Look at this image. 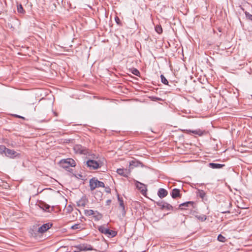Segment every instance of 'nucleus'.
<instances>
[{
	"label": "nucleus",
	"instance_id": "9b49d317",
	"mask_svg": "<svg viewBox=\"0 0 252 252\" xmlns=\"http://www.w3.org/2000/svg\"><path fill=\"white\" fill-rule=\"evenodd\" d=\"M118 200L119 202L120 206L122 208V212L123 216H125L126 214V211L125 210V205L124 203L123 199L122 197H120L119 194H117Z\"/></svg>",
	"mask_w": 252,
	"mask_h": 252
},
{
	"label": "nucleus",
	"instance_id": "a878e982",
	"mask_svg": "<svg viewBox=\"0 0 252 252\" xmlns=\"http://www.w3.org/2000/svg\"><path fill=\"white\" fill-rule=\"evenodd\" d=\"M155 30L158 33H161L162 32V29L160 25H157L155 27Z\"/></svg>",
	"mask_w": 252,
	"mask_h": 252
},
{
	"label": "nucleus",
	"instance_id": "6e6552de",
	"mask_svg": "<svg viewBox=\"0 0 252 252\" xmlns=\"http://www.w3.org/2000/svg\"><path fill=\"white\" fill-rule=\"evenodd\" d=\"M135 186L137 189L140 191L142 194H144L147 191L146 186L144 184L137 181H135Z\"/></svg>",
	"mask_w": 252,
	"mask_h": 252
},
{
	"label": "nucleus",
	"instance_id": "473e14b6",
	"mask_svg": "<svg viewBox=\"0 0 252 252\" xmlns=\"http://www.w3.org/2000/svg\"><path fill=\"white\" fill-rule=\"evenodd\" d=\"M245 15L247 19L252 21V15L248 12H245Z\"/></svg>",
	"mask_w": 252,
	"mask_h": 252
},
{
	"label": "nucleus",
	"instance_id": "1a4fd4ad",
	"mask_svg": "<svg viewBox=\"0 0 252 252\" xmlns=\"http://www.w3.org/2000/svg\"><path fill=\"white\" fill-rule=\"evenodd\" d=\"M185 131H186V133H192L194 134L198 135L200 136H202L203 135H205L207 133V132L205 130H202L200 129H198L194 130H191L190 129H186Z\"/></svg>",
	"mask_w": 252,
	"mask_h": 252
},
{
	"label": "nucleus",
	"instance_id": "c85d7f7f",
	"mask_svg": "<svg viewBox=\"0 0 252 252\" xmlns=\"http://www.w3.org/2000/svg\"><path fill=\"white\" fill-rule=\"evenodd\" d=\"M196 217L201 221H204L206 220V216L204 215H202L201 216H196Z\"/></svg>",
	"mask_w": 252,
	"mask_h": 252
},
{
	"label": "nucleus",
	"instance_id": "72a5a7b5",
	"mask_svg": "<svg viewBox=\"0 0 252 252\" xmlns=\"http://www.w3.org/2000/svg\"><path fill=\"white\" fill-rule=\"evenodd\" d=\"M85 205L84 201L83 200H80L78 203V206H84Z\"/></svg>",
	"mask_w": 252,
	"mask_h": 252
},
{
	"label": "nucleus",
	"instance_id": "37998d69",
	"mask_svg": "<svg viewBox=\"0 0 252 252\" xmlns=\"http://www.w3.org/2000/svg\"><path fill=\"white\" fill-rule=\"evenodd\" d=\"M75 252H78L75 251Z\"/></svg>",
	"mask_w": 252,
	"mask_h": 252
},
{
	"label": "nucleus",
	"instance_id": "7c9ffc66",
	"mask_svg": "<svg viewBox=\"0 0 252 252\" xmlns=\"http://www.w3.org/2000/svg\"><path fill=\"white\" fill-rule=\"evenodd\" d=\"M96 185H97V187H102V188H104L105 187V185H104V184L103 182H101V181H98L97 179H96Z\"/></svg>",
	"mask_w": 252,
	"mask_h": 252
},
{
	"label": "nucleus",
	"instance_id": "f03ea898",
	"mask_svg": "<svg viewBox=\"0 0 252 252\" xmlns=\"http://www.w3.org/2000/svg\"><path fill=\"white\" fill-rule=\"evenodd\" d=\"M99 231L105 235L108 238H113L117 235V232L109 229L105 225H100L98 227Z\"/></svg>",
	"mask_w": 252,
	"mask_h": 252
},
{
	"label": "nucleus",
	"instance_id": "b1692460",
	"mask_svg": "<svg viewBox=\"0 0 252 252\" xmlns=\"http://www.w3.org/2000/svg\"><path fill=\"white\" fill-rule=\"evenodd\" d=\"M84 214L85 215L89 216L94 215V212L93 210H85Z\"/></svg>",
	"mask_w": 252,
	"mask_h": 252
},
{
	"label": "nucleus",
	"instance_id": "bb28decb",
	"mask_svg": "<svg viewBox=\"0 0 252 252\" xmlns=\"http://www.w3.org/2000/svg\"><path fill=\"white\" fill-rule=\"evenodd\" d=\"M131 73L137 76H139L140 74V72L136 68H132Z\"/></svg>",
	"mask_w": 252,
	"mask_h": 252
},
{
	"label": "nucleus",
	"instance_id": "a19ab883",
	"mask_svg": "<svg viewBox=\"0 0 252 252\" xmlns=\"http://www.w3.org/2000/svg\"><path fill=\"white\" fill-rule=\"evenodd\" d=\"M160 207L161 210H164V203H163V204H162V205Z\"/></svg>",
	"mask_w": 252,
	"mask_h": 252
},
{
	"label": "nucleus",
	"instance_id": "58836bf2",
	"mask_svg": "<svg viewBox=\"0 0 252 252\" xmlns=\"http://www.w3.org/2000/svg\"><path fill=\"white\" fill-rule=\"evenodd\" d=\"M96 212L97 213L98 216H99V218L96 217V216H94V217L96 218L97 219V220H99V218H101V215L97 211H96Z\"/></svg>",
	"mask_w": 252,
	"mask_h": 252
},
{
	"label": "nucleus",
	"instance_id": "f3484780",
	"mask_svg": "<svg viewBox=\"0 0 252 252\" xmlns=\"http://www.w3.org/2000/svg\"><path fill=\"white\" fill-rule=\"evenodd\" d=\"M225 166L224 164L215 163H209V167L213 169H220Z\"/></svg>",
	"mask_w": 252,
	"mask_h": 252
},
{
	"label": "nucleus",
	"instance_id": "cd10ccee",
	"mask_svg": "<svg viewBox=\"0 0 252 252\" xmlns=\"http://www.w3.org/2000/svg\"><path fill=\"white\" fill-rule=\"evenodd\" d=\"M160 78H161V82L163 84H164L165 85H168V81H167L166 78L163 75H162V74L161 75Z\"/></svg>",
	"mask_w": 252,
	"mask_h": 252
},
{
	"label": "nucleus",
	"instance_id": "c9c22d12",
	"mask_svg": "<svg viewBox=\"0 0 252 252\" xmlns=\"http://www.w3.org/2000/svg\"><path fill=\"white\" fill-rule=\"evenodd\" d=\"M164 202L165 201H159L157 202L156 204L158 206L160 207L162 205V204H163V203H164Z\"/></svg>",
	"mask_w": 252,
	"mask_h": 252
},
{
	"label": "nucleus",
	"instance_id": "5701e85b",
	"mask_svg": "<svg viewBox=\"0 0 252 252\" xmlns=\"http://www.w3.org/2000/svg\"><path fill=\"white\" fill-rule=\"evenodd\" d=\"M17 11L18 13L21 14H24L25 12L21 4H19L17 5Z\"/></svg>",
	"mask_w": 252,
	"mask_h": 252
},
{
	"label": "nucleus",
	"instance_id": "412c9836",
	"mask_svg": "<svg viewBox=\"0 0 252 252\" xmlns=\"http://www.w3.org/2000/svg\"><path fill=\"white\" fill-rule=\"evenodd\" d=\"M164 209L166 210H174V207L170 205L169 203L165 202H164Z\"/></svg>",
	"mask_w": 252,
	"mask_h": 252
},
{
	"label": "nucleus",
	"instance_id": "2f4dec72",
	"mask_svg": "<svg viewBox=\"0 0 252 252\" xmlns=\"http://www.w3.org/2000/svg\"><path fill=\"white\" fill-rule=\"evenodd\" d=\"M6 147L4 145H0V154H4Z\"/></svg>",
	"mask_w": 252,
	"mask_h": 252
},
{
	"label": "nucleus",
	"instance_id": "dca6fc26",
	"mask_svg": "<svg viewBox=\"0 0 252 252\" xmlns=\"http://www.w3.org/2000/svg\"><path fill=\"white\" fill-rule=\"evenodd\" d=\"M117 172L119 175L123 176L125 177H127L129 172L127 171L126 169H124L119 168L117 170Z\"/></svg>",
	"mask_w": 252,
	"mask_h": 252
},
{
	"label": "nucleus",
	"instance_id": "6ab92c4d",
	"mask_svg": "<svg viewBox=\"0 0 252 252\" xmlns=\"http://www.w3.org/2000/svg\"><path fill=\"white\" fill-rule=\"evenodd\" d=\"M141 164H142L141 162H140L137 160H131L129 162V166H130V167L131 168H133V167H135L139 166Z\"/></svg>",
	"mask_w": 252,
	"mask_h": 252
},
{
	"label": "nucleus",
	"instance_id": "e433bc0d",
	"mask_svg": "<svg viewBox=\"0 0 252 252\" xmlns=\"http://www.w3.org/2000/svg\"><path fill=\"white\" fill-rule=\"evenodd\" d=\"M105 190H106V192H107V193H110V191H111V189H110V188L108 187V188H106L105 189Z\"/></svg>",
	"mask_w": 252,
	"mask_h": 252
},
{
	"label": "nucleus",
	"instance_id": "f704fd0d",
	"mask_svg": "<svg viewBox=\"0 0 252 252\" xmlns=\"http://www.w3.org/2000/svg\"><path fill=\"white\" fill-rule=\"evenodd\" d=\"M115 20L117 24H118L119 25H121V21L118 17L116 16L115 18Z\"/></svg>",
	"mask_w": 252,
	"mask_h": 252
},
{
	"label": "nucleus",
	"instance_id": "7ed1b4c3",
	"mask_svg": "<svg viewBox=\"0 0 252 252\" xmlns=\"http://www.w3.org/2000/svg\"><path fill=\"white\" fill-rule=\"evenodd\" d=\"M75 153L87 155L89 154V150L80 144H76L73 147Z\"/></svg>",
	"mask_w": 252,
	"mask_h": 252
},
{
	"label": "nucleus",
	"instance_id": "f257e3e1",
	"mask_svg": "<svg viewBox=\"0 0 252 252\" xmlns=\"http://www.w3.org/2000/svg\"><path fill=\"white\" fill-rule=\"evenodd\" d=\"M60 166L69 172H72L73 169L70 167H75L76 163L72 158H66L62 159L60 162Z\"/></svg>",
	"mask_w": 252,
	"mask_h": 252
},
{
	"label": "nucleus",
	"instance_id": "f8f14e48",
	"mask_svg": "<svg viewBox=\"0 0 252 252\" xmlns=\"http://www.w3.org/2000/svg\"><path fill=\"white\" fill-rule=\"evenodd\" d=\"M171 195L172 197L175 199L177 197H181V194L180 193V190L178 189H174L172 190L171 192Z\"/></svg>",
	"mask_w": 252,
	"mask_h": 252
},
{
	"label": "nucleus",
	"instance_id": "a211bd4d",
	"mask_svg": "<svg viewBox=\"0 0 252 252\" xmlns=\"http://www.w3.org/2000/svg\"><path fill=\"white\" fill-rule=\"evenodd\" d=\"M39 207L45 211L49 212V210L50 208V205L46 204L43 202H40L38 204Z\"/></svg>",
	"mask_w": 252,
	"mask_h": 252
},
{
	"label": "nucleus",
	"instance_id": "c756f323",
	"mask_svg": "<svg viewBox=\"0 0 252 252\" xmlns=\"http://www.w3.org/2000/svg\"><path fill=\"white\" fill-rule=\"evenodd\" d=\"M218 240L220 242H224L226 241V238L221 234H219L218 236Z\"/></svg>",
	"mask_w": 252,
	"mask_h": 252
},
{
	"label": "nucleus",
	"instance_id": "4c0bfd02",
	"mask_svg": "<svg viewBox=\"0 0 252 252\" xmlns=\"http://www.w3.org/2000/svg\"><path fill=\"white\" fill-rule=\"evenodd\" d=\"M111 202V200L110 199L107 200L106 202V205H109Z\"/></svg>",
	"mask_w": 252,
	"mask_h": 252
},
{
	"label": "nucleus",
	"instance_id": "0eeeda50",
	"mask_svg": "<svg viewBox=\"0 0 252 252\" xmlns=\"http://www.w3.org/2000/svg\"><path fill=\"white\" fill-rule=\"evenodd\" d=\"M52 225L50 223H45L38 228L37 232L39 233H43L50 228Z\"/></svg>",
	"mask_w": 252,
	"mask_h": 252
},
{
	"label": "nucleus",
	"instance_id": "423d86ee",
	"mask_svg": "<svg viewBox=\"0 0 252 252\" xmlns=\"http://www.w3.org/2000/svg\"><path fill=\"white\" fill-rule=\"evenodd\" d=\"M5 155L10 158H13L17 156H19L20 155L19 154L17 153L13 150H11L6 148V150L4 153Z\"/></svg>",
	"mask_w": 252,
	"mask_h": 252
},
{
	"label": "nucleus",
	"instance_id": "ddd939ff",
	"mask_svg": "<svg viewBox=\"0 0 252 252\" xmlns=\"http://www.w3.org/2000/svg\"><path fill=\"white\" fill-rule=\"evenodd\" d=\"M193 204V201H187L180 204L179 209L181 210L186 209L188 207L192 206Z\"/></svg>",
	"mask_w": 252,
	"mask_h": 252
},
{
	"label": "nucleus",
	"instance_id": "79ce46f5",
	"mask_svg": "<svg viewBox=\"0 0 252 252\" xmlns=\"http://www.w3.org/2000/svg\"><path fill=\"white\" fill-rule=\"evenodd\" d=\"M16 117L21 118L24 119V118L23 117H21V116H18V115L16 116Z\"/></svg>",
	"mask_w": 252,
	"mask_h": 252
},
{
	"label": "nucleus",
	"instance_id": "9d476101",
	"mask_svg": "<svg viewBox=\"0 0 252 252\" xmlns=\"http://www.w3.org/2000/svg\"><path fill=\"white\" fill-rule=\"evenodd\" d=\"M75 247L80 251H91L93 250L92 247L90 245H87V244H80L78 245Z\"/></svg>",
	"mask_w": 252,
	"mask_h": 252
},
{
	"label": "nucleus",
	"instance_id": "20e7f679",
	"mask_svg": "<svg viewBox=\"0 0 252 252\" xmlns=\"http://www.w3.org/2000/svg\"><path fill=\"white\" fill-rule=\"evenodd\" d=\"M86 165L90 170H95L100 167L102 164L94 159H89L86 162Z\"/></svg>",
	"mask_w": 252,
	"mask_h": 252
},
{
	"label": "nucleus",
	"instance_id": "393cba45",
	"mask_svg": "<svg viewBox=\"0 0 252 252\" xmlns=\"http://www.w3.org/2000/svg\"><path fill=\"white\" fill-rule=\"evenodd\" d=\"M102 195L103 194L101 191H97L95 193V197L96 199H99V200H100Z\"/></svg>",
	"mask_w": 252,
	"mask_h": 252
},
{
	"label": "nucleus",
	"instance_id": "aec40b11",
	"mask_svg": "<svg viewBox=\"0 0 252 252\" xmlns=\"http://www.w3.org/2000/svg\"><path fill=\"white\" fill-rule=\"evenodd\" d=\"M197 191L196 192L197 196H199L201 199H204V197L206 196L205 192L203 190H201V189H197Z\"/></svg>",
	"mask_w": 252,
	"mask_h": 252
},
{
	"label": "nucleus",
	"instance_id": "2eb2a0df",
	"mask_svg": "<svg viewBox=\"0 0 252 252\" xmlns=\"http://www.w3.org/2000/svg\"><path fill=\"white\" fill-rule=\"evenodd\" d=\"M90 189L94 190L95 188H97L96 184V179L93 178L90 180L89 182Z\"/></svg>",
	"mask_w": 252,
	"mask_h": 252
},
{
	"label": "nucleus",
	"instance_id": "ea45409f",
	"mask_svg": "<svg viewBox=\"0 0 252 252\" xmlns=\"http://www.w3.org/2000/svg\"><path fill=\"white\" fill-rule=\"evenodd\" d=\"M75 176L76 177L78 178H81L83 177L82 175L81 174H78L77 176L75 175Z\"/></svg>",
	"mask_w": 252,
	"mask_h": 252
},
{
	"label": "nucleus",
	"instance_id": "39448f33",
	"mask_svg": "<svg viewBox=\"0 0 252 252\" xmlns=\"http://www.w3.org/2000/svg\"><path fill=\"white\" fill-rule=\"evenodd\" d=\"M232 204L230 200H225L221 205L220 210L221 212L223 214L231 213L229 209L231 207Z\"/></svg>",
	"mask_w": 252,
	"mask_h": 252
},
{
	"label": "nucleus",
	"instance_id": "4be33fe9",
	"mask_svg": "<svg viewBox=\"0 0 252 252\" xmlns=\"http://www.w3.org/2000/svg\"><path fill=\"white\" fill-rule=\"evenodd\" d=\"M83 225L80 224L79 223L75 224L71 227V229L75 230V229H82Z\"/></svg>",
	"mask_w": 252,
	"mask_h": 252
},
{
	"label": "nucleus",
	"instance_id": "4468645a",
	"mask_svg": "<svg viewBox=\"0 0 252 252\" xmlns=\"http://www.w3.org/2000/svg\"><path fill=\"white\" fill-rule=\"evenodd\" d=\"M168 194V191L164 189L160 188L158 192V195L160 198L166 197Z\"/></svg>",
	"mask_w": 252,
	"mask_h": 252
}]
</instances>
